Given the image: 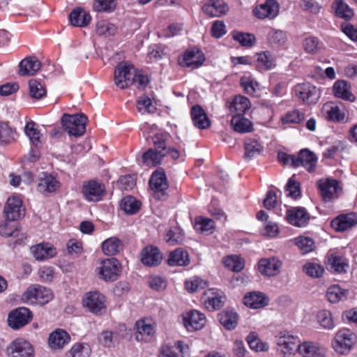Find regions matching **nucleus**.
Listing matches in <instances>:
<instances>
[{
    "label": "nucleus",
    "instance_id": "nucleus-1",
    "mask_svg": "<svg viewBox=\"0 0 357 357\" xmlns=\"http://www.w3.org/2000/svg\"><path fill=\"white\" fill-rule=\"evenodd\" d=\"M88 118L82 113L76 114H64L61 118V124L64 130L70 136L75 137L83 135L86 131Z\"/></svg>",
    "mask_w": 357,
    "mask_h": 357
},
{
    "label": "nucleus",
    "instance_id": "nucleus-2",
    "mask_svg": "<svg viewBox=\"0 0 357 357\" xmlns=\"http://www.w3.org/2000/svg\"><path fill=\"white\" fill-rule=\"evenodd\" d=\"M53 294L50 289L38 284L29 287L22 295V300L28 304L45 305L51 301Z\"/></svg>",
    "mask_w": 357,
    "mask_h": 357
},
{
    "label": "nucleus",
    "instance_id": "nucleus-3",
    "mask_svg": "<svg viewBox=\"0 0 357 357\" xmlns=\"http://www.w3.org/2000/svg\"><path fill=\"white\" fill-rule=\"evenodd\" d=\"M121 272V266L116 258L102 260L98 267L99 278L105 282H114L118 279Z\"/></svg>",
    "mask_w": 357,
    "mask_h": 357
},
{
    "label": "nucleus",
    "instance_id": "nucleus-4",
    "mask_svg": "<svg viewBox=\"0 0 357 357\" xmlns=\"http://www.w3.org/2000/svg\"><path fill=\"white\" fill-rule=\"evenodd\" d=\"M277 351L284 357H289L298 352V341L297 337L287 333H281L275 336Z\"/></svg>",
    "mask_w": 357,
    "mask_h": 357
},
{
    "label": "nucleus",
    "instance_id": "nucleus-5",
    "mask_svg": "<svg viewBox=\"0 0 357 357\" xmlns=\"http://www.w3.org/2000/svg\"><path fill=\"white\" fill-rule=\"evenodd\" d=\"M8 357H34L35 351L32 344L24 338H17L6 348Z\"/></svg>",
    "mask_w": 357,
    "mask_h": 357
},
{
    "label": "nucleus",
    "instance_id": "nucleus-6",
    "mask_svg": "<svg viewBox=\"0 0 357 357\" xmlns=\"http://www.w3.org/2000/svg\"><path fill=\"white\" fill-rule=\"evenodd\" d=\"M135 68L130 63H120L114 70V83L120 89H124L133 83L132 76Z\"/></svg>",
    "mask_w": 357,
    "mask_h": 357
},
{
    "label": "nucleus",
    "instance_id": "nucleus-7",
    "mask_svg": "<svg viewBox=\"0 0 357 357\" xmlns=\"http://www.w3.org/2000/svg\"><path fill=\"white\" fill-rule=\"evenodd\" d=\"M295 96L303 103L316 104L320 97L319 90L311 84L305 82L298 84L294 87Z\"/></svg>",
    "mask_w": 357,
    "mask_h": 357
},
{
    "label": "nucleus",
    "instance_id": "nucleus-8",
    "mask_svg": "<svg viewBox=\"0 0 357 357\" xmlns=\"http://www.w3.org/2000/svg\"><path fill=\"white\" fill-rule=\"evenodd\" d=\"M317 185L321 198L325 202L336 199L342 192V188L335 179H321L318 181Z\"/></svg>",
    "mask_w": 357,
    "mask_h": 357
},
{
    "label": "nucleus",
    "instance_id": "nucleus-9",
    "mask_svg": "<svg viewBox=\"0 0 357 357\" xmlns=\"http://www.w3.org/2000/svg\"><path fill=\"white\" fill-rule=\"evenodd\" d=\"M355 340V334L349 329L343 328L336 333L333 347L337 352L343 354L351 349Z\"/></svg>",
    "mask_w": 357,
    "mask_h": 357
},
{
    "label": "nucleus",
    "instance_id": "nucleus-10",
    "mask_svg": "<svg viewBox=\"0 0 357 357\" xmlns=\"http://www.w3.org/2000/svg\"><path fill=\"white\" fill-rule=\"evenodd\" d=\"M32 317V312L27 307H18L8 314V324L11 328L19 329L29 324Z\"/></svg>",
    "mask_w": 357,
    "mask_h": 357
},
{
    "label": "nucleus",
    "instance_id": "nucleus-11",
    "mask_svg": "<svg viewBox=\"0 0 357 357\" xmlns=\"http://www.w3.org/2000/svg\"><path fill=\"white\" fill-rule=\"evenodd\" d=\"M149 186L159 199H165L166 190L169 188L166 175L163 171L155 170L149 180Z\"/></svg>",
    "mask_w": 357,
    "mask_h": 357
},
{
    "label": "nucleus",
    "instance_id": "nucleus-12",
    "mask_svg": "<svg viewBox=\"0 0 357 357\" xmlns=\"http://www.w3.org/2000/svg\"><path fill=\"white\" fill-rule=\"evenodd\" d=\"M204 61L205 56L202 51L195 49L186 50L178 59V64L181 66L192 69L198 68Z\"/></svg>",
    "mask_w": 357,
    "mask_h": 357
},
{
    "label": "nucleus",
    "instance_id": "nucleus-13",
    "mask_svg": "<svg viewBox=\"0 0 357 357\" xmlns=\"http://www.w3.org/2000/svg\"><path fill=\"white\" fill-rule=\"evenodd\" d=\"M183 324L188 331L202 329L206 324V318L204 314L198 310H192L183 315Z\"/></svg>",
    "mask_w": 357,
    "mask_h": 357
},
{
    "label": "nucleus",
    "instance_id": "nucleus-14",
    "mask_svg": "<svg viewBox=\"0 0 357 357\" xmlns=\"http://www.w3.org/2000/svg\"><path fill=\"white\" fill-rule=\"evenodd\" d=\"M83 305L91 312L93 314H100L105 309V298L98 291L89 292L86 294Z\"/></svg>",
    "mask_w": 357,
    "mask_h": 357
},
{
    "label": "nucleus",
    "instance_id": "nucleus-15",
    "mask_svg": "<svg viewBox=\"0 0 357 357\" xmlns=\"http://www.w3.org/2000/svg\"><path fill=\"white\" fill-rule=\"evenodd\" d=\"M105 192L104 185L97 181H89L85 183L82 187V193L89 202H98L102 199Z\"/></svg>",
    "mask_w": 357,
    "mask_h": 357
},
{
    "label": "nucleus",
    "instance_id": "nucleus-16",
    "mask_svg": "<svg viewBox=\"0 0 357 357\" xmlns=\"http://www.w3.org/2000/svg\"><path fill=\"white\" fill-rule=\"evenodd\" d=\"M3 211L7 220H17L24 215L22 200L16 196L9 197L6 203Z\"/></svg>",
    "mask_w": 357,
    "mask_h": 357
},
{
    "label": "nucleus",
    "instance_id": "nucleus-17",
    "mask_svg": "<svg viewBox=\"0 0 357 357\" xmlns=\"http://www.w3.org/2000/svg\"><path fill=\"white\" fill-rule=\"evenodd\" d=\"M70 340V335L66 331L57 328L50 334L48 345L53 351H61Z\"/></svg>",
    "mask_w": 357,
    "mask_h": 357
},
{
    "label": "nucleus",
    "instance_id": "nucleus-18",
    "mask_svg": "<svg viewBox=\"0 0 357 357\" xmlns=\"http://www.w3.org/2000/svg\"><path fill=\"white\" fill-rule=\"evenodd\" d=\"M279 9V4L275 0H266L264 3L257 6L253 12L259 19L273 20L278 16Z\"/></svg>",
    "mask_w": 357,
    "mask_h": 357
},
{
    "label": "nucleus",
    "instance_id": "nucleus-19",
    "mask_svg": "<svg viewBox=\"0 0 357 357\" xmlns=\"http://www.w3.org/2000/svg\"><path fill=\"white\" fill-rule=\"evenodd\" d=\"M286 217L289 224L298 227H305L310 220L308 213L302 207H293L288 209Z\"/></svg>",
    "mask_w": 357,
    "mask_h": 357
},
{
    "label": "nucleus",
    "instance_id": "nucleus-20",
    "mask_svg": "<svg viewBox=\"0 0 357 357\" xmlns=\"http://www.w3.org/2000/svg\"><path fill=\"white\" fill-rule=\"evenodd\" d=\"M317 157L316 155L307 149L300 151L298 155L296 156L295 167L299 166L303 167L307 172H314L316 169Z\"/></svg>",
    "mask_w": 357,
    "mask_h": 357
},
{
    "label": "nucleus",
    "instance_id": "nucleus-21",
    "mask_svg": "<svg viewBox=\"0 0 357 357\" xmlns=\"http://www.w3.org/2000/svg\"><path fill=\"white\" fill-rule=\"evenodd\" d=\"M205 307L210 311L218 310L223 306L225 297L220 295L217 289H209L202 296Z\"/></svg>",
    "mask_w": 357,
    "mask_h": 357
},
{
    "label": "nucleus",
    "instance_id": "nucleus-22",
    "mask_svg": "<svg viewBox=\"0 0 357 357\" xmlns=\"http://www.w3.org/2000/svg\"><path fill=\"white\" fill-rule=\"evenodd\" d=\"M228 10L227 5L222 0H208L202 6L203 12L211 17H220Z\"/></svg>",
    "mask_w": 357,
    "mask_h": 357
},
{
    "label": "nucleus",
    "instance_id": "nucleus-23",
    "mask_svg": "<svg viewBox=\"0 0 357 357\" xmlns=\"http://www.w3.org/2000/svg\"><path fill=\"white\" fill-rule=\"evenodd\" d=\"M298 353L302 357H325L326 350L317 343L304 342L298 345Z\"/></svg>",
    "mask_w": 357,
    "mask_h": 357
},
{
    "label": "nucleus",
    "instance_id": "nucleus-24",
    "mask_svg": "<svg viewBox=\"0 0 357 357\" xmlns=\"http://www.w3.org/2000/svg\"><path fill=\"white\" fill-rule=\"evenodd\" d=\"M357 225V214L350 213L338 215L331 221V226L338 231H344Z\"/></svg>",
    "mask_w": 357,
    "mask_h": 357
},
{
    "label": "nucleus",
    "instance_id": "nucleus-25",
    "mask_svg": "<svg viewBox=\"0 0 357 357\" xmlns=\"http://www.w3.org/2000/svg\"><path fill=\"white\" fill-rule=\"evenodd\" d=\"M193 125L201 130L207 129L211 126V121L204 109L199 105L192 107L190 110Z\"/></svg>",
    "mask_w": 357,
    "mask_h": 357
},
{
    "label": "nucleus",
    "instance_id": "nucleus-26",
    "mask_svg": "<svg viewBox=\"0 0 357 357\" xmlns=\"http://www.w3.org/2000/svg\"><path fill=\"white\" fill-rule=\"evenodd\" d=\"M162 259V255L156 247H146L141 252V261L148 266H158Z\"/></svg>",
    "mask_w": 357,
    "mask_h": 357
},
{
    "label": "nucleus",
    "instance_id": "nucleus-27",
    "mask_svg": "<svg viewBox=\"0 0 357 357\" xmlns=\"http://www.w3.org/2000/svg\"><path fill=\"white\" fill-rule=\"evenodd\" d=\"M328 120L334 122L343 121L346 116L345 109L333 102H326L322 108Z\"/></svg>",
    "mask_w": 357,
    "mask_h": 357
},
{
    "label": "nucleus",
    "instance_id": "nucleus-28",
    "mask_svg": "<svg viewBox=\"0 0 357 357\" xmlns=\"http://www.w3.org/2000/svg\"><path fill=\"white\" fill-rule=\"evenodd\" d=\"M135 326L137 329L135 337L137 341L148 342L153 338L155 334V329L153 325L147 320L141 319L137 321Z\"/></svg>",
    "mask_w": 357,
    "mask_h": 357
},
{
    "label": "nucleus",
    "instance_id": "nucleus-29",
    "mask_svg": "<svg viewBox=\"0 0 357 357\" xmlns=\"http://www.w3.org/2000/svg\"><path fill=\"white\" fill-rule=\"evenodd\" d=\"M281 262L276 258L262 259L259 261V272L266 276H275L280 272Z\"/></svg>",
    "mask_w": 357,
    "mask_h": 357
},
{
    "label": "nucleus",
    "instance_id": "nucleus-30",
    "mask_svg": "<svg viewBox=\"0 0 357 357\" xmlns=\"http://www.w3.org/2000/svg\"><path fill=\"white\" fill-rule=\"evenodd\" d=\"M333 95L346 101L354 102L355 96L351 91L350 84L344 80H337L333 86Z\"/></svg>",
    "mask_w": 357,
    "mask_h": 357
},
{
    "label": "nucleus",
    "instance_id": "nucleus-31",
    "mask_svg": "<svg viewBox=\"0 0 357 357\" xmlns=\"http://www.w3.org/2000/svg\"><path fill=\"white\" fill-rule=\"evenodd\" d=\"M70 24L77 27H85L88 26L91 17L89 13L81 8H77L71 11L69 15Z\"/></svg>",
    "mask_w": 357,
    "mask_h": 357
},
{
    "label": "nucleus",
    "instance_id": "nucleus-32",
    "mask_svg": "<svg viewBox=\"0 0 357 357\" xmlns=\"http://www.w3.org/2000/svg\"><path fill=\"white\" fill-rule=\"evenodd\" d=\"M255 56V66L260 72L271 70L275 66V58L268 51L257 53Z\"/></svg>",
    "mask_w": 357,
    "mask_h": 357
},
{
    "label": "nucleus",
    "instance_id": "nucleus-33",
    "mask_svg": "<svg viewBox=\"0 0 357 357\" xmlns=\"http://www.w3.org/2000/svg\"><path fill=\"white\" fill-rule=\"evenodd\" d=\"M40 61L36 57H26L19 64V74L22 76L33 75L40 70Z\"/></svg>",
    "mask_w": 357,
    "mask_h": 357
},
{
    "label": "nucleus",
    "instance_id": "nucleus-34",
    "mask_svg": "<svg viewBox=\"0 0 357 357\" xmlns=\"http://www.w3.org/2000/svg\"><path fill=\"white\" fill-rule=\"evenodd\" d=\"M60 188V183L55 177L45 174L38 184V190L44 195L55 192Z\"/></svg>",
    "mask_w": 357,
    "mask_h": 357
},
{
    "label": "nucleus",
    "instance_id": "nucleus-35",
    "mask_svg": "<svg viewBox=\"0 0 357 357\" xmlns=\"http://www.w3.org/2000/svg\"><path fill=\"white\" fill-rule=\"evenodd\" d=\"M31 253L36 260H45L54 257L56 249L49 243H40L31 248Z\"/></svg>",
    "mask_w": 357,
    "mask_h": 357
},
{
    "label": "nucleus",
    "instance_id": "nucleus-36",
    "mask_svg": "<svg viewBox=\"0 0 357 357\" xmlns=\"http://www.w3.org/2000/svg\"><path fill=\"white\" fill-rule=\"evenodd\" d=\"M244 304L254 309L261 308L268 304V298L261 292H250L243 298Z\"/></svg>",
    "mask_w": 357,
    "mask_h": 357
},
{
    "label": "nucleus",
    "instance_id": "nucleus-37",
    "mask_svg": "<svg viewBox=\"0 0 357 357\" xmlns=\"http://www.w3.org/2000/svg\"><path fill=\"white\" fill-rule=\"evenodd\" d=\"M167 263L169 266H187L190 263L189 255L183 248H177L170 252Z\"/></svg>",
    "mask_w": 357,
    "mask_h": 357
},
{
    "label": "nucleus",
    "instance_id": "nucleus-38",
    "mask_svg": "<svg viewBox=\"0 0 357 357\" xmlns=\"http://www.w3.org/2000/svg\"><path fill=\"white\" fill-rule=\"evenodd\" d=\"M166 155V153L162 151H155L153 149H149L142 154V162L149 167H155L160 164L162 158Z\"/></svg>",
    "mask_w": 357,
    "mask_h": 357
},
{
    "label": "nucleus",
    "instance_id": "nucleus-39",
    "mask_svg": "<svg viewBox=\"0 0 357 357\" xmlns=\"http://www.w3.org/2000/svg\"><path fill=\"white\" fill-rule=\"evenodd\" d=\"M331 7L335 15L340 18L349 20L354 16L353 10L343 0H335Z\"/></svg>",
    "mask_w": 357,
    "mask_h": 357
},
{
    "label": "nucleus",
    "instance_id": "nucleus-40",
    "mask_svg": "<svg viewBox=\"0 0 357 357\" xmlns=\"http://www.w3.org/2000/svg\"><path fill=\"white\" fill-rule=\"evenodd\" d=\"M244 158L250 160L259 155L263 151L261 144L255 139H248L244 143Z\"/></svg>",
    "mask_w": 357,
    "mask_h": 357
},
{
    "label": "nucleus",
    "instance_id": "nucleus-41",
    "mask_svg": "<svg viewBox=\"0 0 357 357\" xmlns=\"http://www.w3.org/2000/svg\"><path fill=\"white\" fill-rule=\"evenodd\" d=\"M328 264L334 272L338 274L346 273L349 268L348 260L338 255H331Z\"/></svg>",
    "mask_w": 357,
    "mask_h": 357
},
{
    "label": "nucleus",
    "instance_id": "nucleus-42",
    "mask_svg": "<svg viewBox=\"0 0 357 357\" xmlns=\"http://www.w3.org/2000/svg\"><path fill=\"white\" fill-rule=\"evenodd\" d=\"M16 131L6 122H0V145H8L16 139Z\"/></svg>",
    "mask_w": 357,
    "mask_h": 357
},
{
    "label": "nucleus",
    "instance_id": "nucleus-43",
    "mask_svg": "<svg viewBox=\"0 0 357 357\" xmlns=\"http://www.w3.org/2000/svg\"><path fill=\"white\" fill-rule=\"evenodd\" d=\"M220 324L228 330L236 328L238 324V314L233 310H225L218 314Z\"/></svg>",
    "mask_w": 357,
    "mask_h": 357
},
{
    "label": "nucleus",
    "instance_id": "nucleus-44",
    "mask_svg": "<svg viewBox=\"0 0 357 357\" xmlns=\"http://www.w3.org/2000/svg\"><path fill=\"white\" fill-rule=\"evenodd\" d=\"M250 102L248 98L245 96H236L232 103L231 111L234 116H243L250 109Z\"/></svg>",
    "mask_w": 357,
    "mask_h": 357
},
{
    "label": "nucleus",
    "instance_id": "nucleus-45",
    "mask_svg": "<svg viewBox=\"0 0 357 357\" xmlns=\"http://www.w3.org/2000/svg\"><path fill=\"white\" fill-rule=\"evenodd\" d=\"M231 125L234 131L240 133L249 132L252 130L251 121L243 116H233Z\"/></svg>",
    "mask_w": 357,
    "mask_h": 357
},
{
    "label": "nucleus",
    "instance_id": "nucleus-46",
    "mask_svg": "<svg viewBox=\"0 0 357 357\" xmlns=\"http://www.w3.org/2000/svg\"><path fill=\"white\" fill-rule=\"evenodd\" d=\"M122 248V243L117 238L112 237L105 240L102 244L103 252L108 256L115 255Z\"/></svg>",
    "mask_w": 357,
    "mask_h": 357
},
{
    "label": "nucleus",
    "instance_id": "nucleus-47",
    "mask_svg": "<svg viewBox=\"0 0 357 357\" xmlns=\"http://www.w3.org/2000/svg\"><path fill=\"white\" fill-rule=\"evenodd\" d=\"M91 353V349L89 344L77 342L73 345L66 354L70 357H89Z\"/></svg>",
    "mask_w": 357,
    "mask_h": 357
},
{
    "label": "nucleus",
    "instance_id": "nucleus-48",
    "mask_svg": "<svg viewBox=\"0 0 357 357\" xmlns=\"http://www.w3.org/2000/svg\"><path fill=\"white\" fill-rule=\"evenodd\" d=\"M347 290L342 289L339 285L330 287L326 291V297L329 302L336 303L345 299L347 296Z\"/></svg>",
    "mask_w": 357,
    "mask_h": 357
},
{
    "label": "nucleus",
    "instance_id": "nucleus-49",
    "mask_svg": "<svg viewBox=\"0 0 357 357\" xmlns=\"http://www.w3.org/2000/svg\"><path fill=\"white\" fill-rule=\"evenodd\" d=\"M215 222L211 219L199 216L195 218L194 228L200 233H212L215 229Z\"/></svg>",
    "mask_w": 357,
    "mask_h": 357
},
{
    "label": "nucleus",
    "instance_id": "nucleus-50",
    "mask_svg": "<svg viewBox=\"0 0 357 357\" xmlns=\"http://www.w3.org/2000/svg\"><path fill=\"white\" fill-rule=\"evenodd\" d=\"M141 206V202L132 196L124 197L121 202V208L126 213L134 214L137 213Z\"/></svg>",
    "mask_w": 357,
    "mask_h": 357
},
{
    "label": "nucleus",
    "instance_id": "nucleus-51",
    "mask_svg": "<svg viewBox=\"0 0 357 357\" xmlns=\"http://www.w3.org/2000/svg\"><path fill=\"white\" fill-rule=\"evenodd\" d=\"M6 220V221L0 225V234L6 237H17L20 235V230L17 224Z\"/></svg>",
    "mask_w": 357,
    "mask_h": 357
},
{
    "label": "nucleus",
    "instance_id": "nucleus-52",
    "mask_svg": "<svg viewBox=\"0 0 357 357\" xmlns=\"http://www.w3.org/2000/svg\"><path fill=\"white\" fill-rule=\"evenodd\" d=\"M36 126L35 122L29 121L25 126L24 132L33 145L37 148L40 143V132Z\"/></svg>",
    "mask_w": 357,
    "mask_h": 357
},
{
    "label": "nucleus",
    "instance_id": "nucleus-53",
    "mask_svg": "<svg viewBox=\"0 0 357 357\" xmlns=\"http://www.w3.org/2000/svg\"><path fill=\"white\" fill-rule=\"evenodd\" d=\"M137 109L142 114L153 113L156 110L151 99L146 95H142L137 98Z\"/></svg>",
    "mask_w": 357,
    "mask_h": 357
},
{
    "label": "nucleus",
    "instance_id": "nucleus-54",
    "mask_svg": "<svg viewBox=\"0 0 357 357\" xmlns=\"http://www.w3.org/2000/svg\"><path fill=\"white\" fill-rule=\"evenodd\" d=\"M116 26L106 21L100 20L96 24V33L100 36L105 37L114 35L116 31Z\"/></svg>",
    "mask_w": 357,
    "mask_h": 357
},
{
    "label": "nucleus",
    "instance_id": "nucleus-55",
    "mask_svg": "<svg viewBox=\"0 0 357 357\" xmlns=\"http://www.w3.org/2000/svg\"><path fill=\"white\" fill-rule=\"evenodd\" d=\"M29 94L31 98L40 99L46 95L45 86L36 79H31L29 82Z\"/></svg>",
    "mask_w": 357,
    "mask_h": 357
},
{
    "label": "nucleus",
    "instance_id": "nucleus-56",
    "mask_svg": "<svg viewBox=\"0 0 357 357\" xmlns=\"http://www.w3.org/2000/svg\"><path fill=\"white\" fill-rule=\"evenodd\" d=\"M295 244L303 254L312 252L314 249V242L310 237L298 236L294 239Z\"/></svg>",
    "mask_w": 357,
    "mask_h": 357
},
{
    "label": "nucleus",
    "instance_id": "nucleus-57",
    "mask_svg": "<svg viewBox=\"0 0 357 357\" xmlns=\"http://www.w3.org/2000/svg\"><path fill=\"white\" fill-rule=\"evenodd\" d=\"M240 84L248 95H254L259 90V84L250 76H243L240 79Z\"/></svg>",
    "mask_w": 357,
    "mask_h": 357
},
{
    "label": "nucleus",
    "instance_id": "nucleus-58",
    "mask_svg": "<svg viewBox=\"0 0 357 357\" xmlns=\"http://www.w3.org/2000/svg\"><path fill=\"white\" fill-rule=\"evenodd\" d=\"M317 319L320 326L326 329H332L335 326L332 314L328 310L319 311L317 314Z\"/></svg>",
    "mask_w": 357,
    "mask_h": 357
},
{
    "label": "nucleus",
    "instance_id": "nucleus-59",
    "mask_svg": "<svg viewBox=\"0 0 357 357\" xmlns=\"http://www.w3.org/2000/svg\"><path fill=\"white\" fill-rule=\"evenodd\" d=\"M226 267L234 272H239L244 268L243 260L236 255H231L226 257L224 260Z\"/></svg>",
    "mask_w": 357,
    "mask_h": 357
},
{
    "label": "nucleus",
    "instance_id": "nucleus-60",
    "mask_svg": "<svg viewBox=\"0 0 357 357\" xmlns=\"http://www.w3.org/2000/svg\"><path fill=\"white\" fill-rule=\"evenodd\" d=\"M207 285V282L198 277H194L189 280H186L185 282V289L190 293H193L199 289H204Z\"/></svg>",
    "mask_w": 357,
    "mask_h": 357
},
{
    "label": "nucleus",
    "instance_id": "nucleus-61",
    "mask_svg": "<svg viewBox=\"0 0 357 357\" xmlns=\"http://www.w3.org/2000/svg\"><path fill=\"white\" fill-rule=\"evenodd\" d=\"M247 342L250 349L256 351H264L268 349V344L266 342H261L254 333L248 335Z\"/></svg>",
    "mask_w": 357,
    "mask_h": 357
},
{
    "label": "nucleus",
    "instance_id": "nucleus-62",
    "mask_svg": "<svg viewBox=\"0 0 357 357\" xmlns=\"http://www.w3.org/2000/svg\"><path fill=\"white\" fill-rule=\"evenodd\" d=\"M305 119V115L298 109H294L287 113L281 119L284 124L300 123Z\"/></svg>",
    "mask_w": 357,
    "mask_h": 357
},
{
    "label": "nucleus",
    "instance_id": "nucleus-63",
    "mask_svg": "<svg viewBox=\"0 0 357 357\" xmlns=\"http://www.w3.org/2000/svg\"><path fill=\"white\" fill-rule=\"evenodd\" d=\"M303 271L310 277L318 278L323 275L324 268L316 263H307L303 266Z\"/></svg>",
    "mask_w": 357,
    "mask_h": 357
},
{
    "label": "nucleus",
    "instance_id": "nucleus-64",
    "mask_svg": "<svg viewBox=\"0 0 357 357\" xmlns=\"http://www.w3.org/2000/svg\"><path fill=\"white\" fill-rule=\"evenodd\" d=\"M233 38L245 47L252 46L255 41V36L247 33L234 32Z\"/></svg>",
    "mask_w": 357,
    "mask_h": 357
}]
</instances>
